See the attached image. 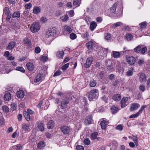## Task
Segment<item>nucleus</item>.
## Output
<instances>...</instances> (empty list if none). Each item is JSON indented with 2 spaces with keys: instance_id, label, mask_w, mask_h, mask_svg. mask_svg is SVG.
Returning <instances> with one entry per match:
<instances>
[{
  "instance_id": "4d7b16f0",
  "label": "nucleus",
  "mask_w": 150,
  "mask_h": 150,
  "mask_svg": "<svg viewBox=\"0 0 150 150\" xmlns=\"http://www.w3.org/2000/svg\"><path fill=\"white\" fill-rule=\"evenodd\" d=\"M139 89L142 92L144 91L145 89V86L143 85H141L139 87Z\"/></svg>"
},
{
  "instance_id": "423d86ee",
  "label": "nucleus",
  "mask_w": 150,
  "mask_h": 150,
  "mask_svg": "<svg viewBox=\"0 0 150 150\" xmlns=\"http://www.w3.org/2000/svg\"><path fill=\"white\" fill-rule=\"evenodd\" d=\"M60 130L64 134H69L70 127L69 126L64 125L60 127Z\"/></svg>"
},
{
  "instance_id": "1a4fd4ad",
  "label": "nucleus",
  "mask_w": 150,
  "mask_h": 150,
  "mask_svg": "<svg viewBox=\"0 0 150 150\" xmlns=\"http://www.w3.org/2000/svg\"><path fill=\"white\" fill-rule=\"evenodd\" d=\"M139 105L138 103H133L131 105L130 110L131 111L137 110L139 107Z\"/></svg>"
},
{
  "instance_id": "0eeeda50",
  "label": "nucleus",
  "mask_w": 150,
  "mask_h": 150,
  "mask_svg": "<svg viewBox=\"0 0 150 150\" xmlns=\"http://www.w3.org/2000/svg\"><path fill=\"white\" fill-rule=\"evenodd\" d=\"M43 75L40 73L38 74L36 76L34 80L33 83L38 82L39 81H42V79L43 77Z\"/></svg>"
},
{
  "instance_id": "774afa93",
  "label": "nucleus",
  "mask_w": 150,
  "mask_h": 150,
  "mask_svg": "<svg viewBox=\"0 0 150 150\" xmlns=\"http://www.w3.org/2000/svg\"><path fill=\"white\" fill-rule=\"evenodd\" d=\"M77 150H83V147L82 146L78 145L76 147Z\"/></svg>"
},
{
  "instance_id": "0e129e2a",
  "label": "nucleus",
  "mask_w": 150,
  "mask_h": 150,
  "mask_svg": "<svg viewBox=\"0 0 150 150\" xmlns=\"http://www.w3.org/2000/svg\"><path fill=\"white\" fill-rule=\"evenodd\" d=\"M120 82L118 80H116L112 82V84L113 86H116L117 84H119Z\"/></svg>"
},
{
  "instance_id": "ddd939ff",
  "label": "nucleus",
  "mask_w": 150,
  "mask_h": 150,
  "mask_svg": "<svg viewBox=\"0 0 150 150\" xmlns=\"http://www.w3.org/2000/svg\"><path fill=\"white\" fill-rule=\"evenodd\" d=\"M16 43L14 41H11L8 44L7 47V49L11 50L13 49L16 45Z\"/></svg>"
},
{
  "instance_id": "e2e57ef3",
  "label": "nucleus",
  "mask_w": 150,
  "mask_h": 150,
  "mask_svg": "<svg viewBox=\"0 0 150 150\" xmlns=\"http://www.w3.org/2000/svg\"><path fill=\"white\" fill-rule=\"evenodd\" d=\"M32 4L30 3L28 4H25V7L27 9H30L32 7Z\"/></svg>"
},
{
  "instance_id": "603ef678",
  "label": "nucleus",
  "mask_w": 150,
  "mask_h": 150,
  "mask_svg": "<svg viewBox=\"0 0 150 150\" xmlns=\"http://www.w3.org/2000/svg\"><path fill=\"white\" fill-rule=\"evenodd\" d=\"M89 36L88 33L86 32V33L82 34L81 37L83 39L87 38Z\"/></svg>"
},
{
  "instance_id": "13d9d810",
  "label": "nucleus",
  "mask_w": 150,
  "mask_h": 150,
  "mask_svg": "<svg viewBox=\"0 0 150 150\" xmlns=\"http://www.w3.org/2000/svg\"><path fill=\"white\" fill-rule=\"evenodd\" d=\"M116 129L120 131H122L123 129V126L121 125H118L116 126Z\"/></svg>"
},
{
  "instance_id": "5701e85b",
  "label": "nucleus",
  "mask_w": 150,
  "mask_h": 150,
  "mask_svg": "<svg viewBox=\"0 0 150 150\" xmlns=\"http://www.w3.org/2000/svg\"><path fill=\"white\" fill-rule=\"evenodd\" d=\"M54 122L53 120H50L47 124V128L49 129H52L54 126Z\"/></svg>"
},
{
  "instance_id": "b1692460",
  "label": "nucleus",
  "mask_w": 150,
  "mask_h": 150,
  "mask_svg": "<svg viewBox=\"0 0 150 150\" xmlns=\"http://www.w3.org/2000/svg\"><path fill=\"white\" fill-rule=\"evenodd\" d=\"M45 146V143L43 141H41L38 144L37 147L39 149H41L43 148Z\"/></svg>"
},
{
  "instance_id": "69168bd1",
  "label": "nucleus",
  "mask_w": 150,
  "mask_h": 150,
  "mask_svg": "<svg viewBox=\"0 0 150 150\" xmlns=\"http://www.w3.org/2000/svg\"><path fill=\"white\" fill-rule=\"evenodd\" d=\"M107 69L109 71H111L113 68V65L112 63H110V65L107 66Z\"/></svg>"
},
{
  "instance_id": "aec40b11",
  "label": "nucleus",
  "mask_w": 150,
  "mask_h": 150,
  "mask_svg": "<svg viewBox=\"0 0 150 150\" xmlns=\"http://www.w3.org/2000/svg\"><path fill=\"white\" fill-rule=\"evenodd\" d=\"M97 25V24L95 21L92 22L90 25V28L91 30H93L96 27Z\"/></svg>"
},
{
  "instance_id": "58836bf2",
  "label": "nucleus",
  "mask_w": 150,
  "mask_h": 150,
  "mask_svg": "<svg viewBox=\"0 0 150 150\" xmlns=\"http://www.w3.org/2000/svg\"><path fill=\"white\" fill-rule=\"evenodd\" d=\"M133 69L131 68V70L128 71L126 72V75L127 76H131L133 74Z\"/></svg>"
},
{
  "instance_id": "7ed1b4c3",
  "label": "nucleus",
  "mask_w": 150,
  "mask_h": 150,
  "mask_svg": "<svg viewBox=\"0 0 150 150\" xmlns=\"http://www.w3.org/2000/svg\"><path fill=\"white\" fill-rule=\"evenodd\" d=\"M56 32V30L55 29V28H49L46 32L45 36L47 38H49L50 36H54L55 35Z\"/></svg>"
},
{
  "instance_id": "c85d7f7f",
  "label": "nucleus",
  "mask_w": 150,
  "mask_h": 150,
  "mask_svg": "<svg viewBox=\"0 0 150 150\" xmlns=\"http://www.w3.org/2000/svg\"><path fill=\"white\" fill-rule=\"evenodd\" d=\"M40 8L38 6L35 7L33 10V12L35 14H38L40 12Z\"/></svg>"
},
{
  "instance_id": "09e8293b",
  "label": "nucleus",
  "mask_w": 150,
  "mask_h": 150,
  "mask_svg": "<svg viewBox=\"0 0 150 150\" xmlns=\"http://www.w3.org/2000/svg\"><path fill=\"white\" fill-rule=\"evenodd\" d=\"M2 109L5 112H8L9 111L8 108L6 106L4 105L2 107Z\"/></svg>"
},
{
  "instance_id": "a211bd4d",
  "label": "nucleus",
  "mask_w": 150,
  "mask_h": 150,
  "mask_svg": "<svg viewBox=\"0 0 150 150\" xmlns=\"http://www.w3.org/2000/svg\"><path fill=\"white\" fill-rule=\"evenodd\" d=\"M117 4V3H115L113 4V6L110 8V11L111 13H115V12Z\"/></svg>"
},
{
  "instance_id": "ea45409f",
  "label": "nucleus",
  "mask_w": 150,
  "mask_h": 150,
  "mask_svg": "<svg viewBox=\"0 0 150 150\" xmlns=\"http://www.w3.org/2000/svg\"><path fill=\"white\" fill-rule=\"evenodd\" d=\"M141 49H142L141 46L139 45L134 49V51L135 52L138 53L141 51Z\"/></svg>"
},
{
  "instance_id": "6ab92c4d",
  "label": "nucleus",
  "mask_w": 150,
  "mask_h": 150,
  "mask_svg": "<svg viewBox=\"0 0 150 150\" xmlns=\"http://www.w3.org/2000/svg\"><path fill=\"white\" fill-rule=\"evenodd\" d=\"M104 119H106L104 118L103 120L101 121L100 123L101 128L102 129H105L106 128V125H107V122Z\"/></svg>"
},
{
  "instance_id": "a19ab883",
  "label": "nucleus",
  "mask_w": 150,
  "mask_h": 150,
  "mask_svg": "<svg viewBox=\"0 0 150 150\" xmlns=\"http://www.w3.org/2000/svg\"><path fill=\"white\" fill-rule=\"evenodd\" d=\"M146 76L145 74H142L140 76V80L141 81H143L145 80Z\"/></svg>"
},
{
  "instance_id": "39448f33",
  "label": "nucleus",
  "mask_w": 150,
  "mask_h": 150,
  "mask_svg": "<svg viewBox=\"0 0 150 150\" xmlns=\"http://www.w3.org/2000/svg\"><path fill=\"white\" fill-rule=\"evenodd\" d=\"M93 58L92 57H89L86 59V62L84 64V66L86 68L89 67L92 63Z\"/></svg>"
},
{
  "instance_id": "20e7f679",
  "label": "nucleus",
  "mask_w": 150,
  "mask_h": 150,
  "mask_svg": "<svg viewBox=\"0 0 150 150\" xmlns=\"http://www.w3.org/2000/svg\"><path fill=\"white\" fill-rule=\"evenodd\" d=\"M71 100L70 98L65 97L62 100L61 103V107L62 109H64L66 107L67 104Z\"/></svg>"
},
{
  "instance_id": "680f3d73",
  "label": "nucleus",
  "mask_w": 150,
  "mask_h": 150,
  "mask_svg": "<svg viewBox=\"0 0 150 150\" xmlns=\"http://www.w3.org/2000/svg\"><path fill=\"white\" fill-rule=\"evenodd\" d=\"M84 143L85 144L88 145L90 144V141L89 139H86L84 140Z\"/></svg>"
},
{
  "instance_id": "3c124183",
  "label": "nucleus",
  "mask_w": 150,
  "mask_h": 150,
  "mask_svg": "<svg viewBox=\"0 0 150 150\" xmlns=\"http://www.w3.org/2000/svg\"><path fill=\"white\" fill-rule=\"evenodd\" d=\"M140 52L142 54H144L145 52H146L147 48L146 47H144L142 48L141 47Z\"/></svg>"
},
{
  "instance_id": "dca6fc26",
  "label": "nucleus",
  "mask_w": 150,
  "mask_h": 150,
  "mask_svg": "<svg viewBox=\"0 0 150 150\" xmlns=\"http://www.w3.org/2000/svg\"><path fill=\"white\" fill-rule=\"evenodd\" d=\"M17 96L21 98H23L24 96V93L22 90L18 91L16 93Z\"/></svg>"
},
{
  "instance_id": "8fccbe9b",
  "label": "nucleus",
  "mask_w": 150,
  "mask_h": 150,
  "mask_svg": "<svg viewBox=\"0 0 150 150\" xmlns=\"http://www.w3.org/2000/svg\"><path fill=\"white\" fill-rule=\"evenodd\" d=\"M77 37L76 35L74 33H72L70 35V38L72 40L75 39Z\"/></svg>"
},
{
  "instance_id": "49530a36",
  "label": "nucleus",
  "mask_w": 150,
  "mask_h": 150,
  "mask_svg": "<svg viewBox=\"0 0 150 150\" xmlns=\"http://www.w3.org/2000/svg\"><path fill=\"white\" fill-rule=\"evenodd\" d=\"M16 70L17 71H20L22 72H24L25 70L24 68L22 67H18L16 68Z\"/></svg>"
},
{
  "instance_id": "393cba45",
  "label": "nucleus",
  "mask_w": 150,
  "mask_h": 150,
  "mask_svg": "<svg viewBox=\"0 0 150 150\" xmlns=\"http://www.w3.org/2000/svg\"><path fill=\"white\" fill-rule=\"evenodd\" d=\"M24 44L26 46L28 47H30L31 46V42L29 39L28 38L25 39L24 40Z\"/></svg>"
},
{
  "instance_id": "e433bc0d",
  "label": "nucleus",
  "mask_w": 150,
  "mask_h": 150,
  "mask_svg": "<svg viewBox=\"0 0 150 150\" xmlns=\"http://www.w3.org/2000/svg\"><path fill=\"white\" fill-rule=\"evenodd\" d=\"M140 114L139 112H138L135 114H132L129 117L130 118H136Z\"/></svg>"
},
{
  "instance_id": "f8f14e48",
  "label": "nucleus",
  "mask_w": 150,
  "mask_h": 150,
  "mask_svg": "<svg viewBox=\"0 0 150 150\" xmlns=\"http://www.w3.org/2000/svg\"><path fill=\"white\" fill-rule=\"evenodd\" d=\"M28 70L30 71H32L34 69V64L31 62H28L26 64Z\"/></svg>"
},
{
  "instance_id": "5fc2aeb1",
  "label": "nucleus",
  "mask_w": 150,
  "mask_h": 150,
  "mask_svg": "<svg viewBox=\"0 0 150 150\" xmlns=\"http://www.w3.org/2000/svg\"><path fill=\"white\" fill-rule=\"evenodd\" d=\"M5 124V122L4 118L3 117H0V126L4 125Z\"/></svg>"
},
{
  "instance_id": "c9c22d12",
  "label": "nucleus",
  "mask_w": 150,
  "mask_h": 150,
  "mask_svg": "<svg viewBox=\"0 0 150 150\" xmlns=\"http://www.w3.org/2000/svg\"><path fill=\"white\" fill-rule=\"evenodd\" d=\"M64 28L65 31L68 32L69 33H71L72 31L71 29L69 26L65 25L64 26Z\"/></svg>"
},
{
  "instance_id": "f3484780",
  "label": "nucleus",
  "mask_w": 150,
  "mask_h": 150,
  "mask_svg": "<svg viewBox=\"0 0 150 150\" xmlns=\"http://www.w3.org/2000/svg\"><path fill=\"white\" fill-rule=\"evenodd\" d=\"M121 98V96L120 94H116L113 96L112 99L116 101H118L120 100Z\"/></svg>"
},
{
  "instance_id": "4be33fe9",
  "label": "nucleus",
  "mask_w": 150,
  "mask_h": 150,
  "mask_svg": "<svg viewBox=\"0 0 150 150\" xmlns=\"http://www.w3.org/2000/svg\"><path fill=\"white\" fill-rule=\"evenodd\" d=\"M93 43L92 41H89L86 43V47L89 50H91L93 47Z\"/></svg>"
},
{
  "instance_id": "a878e982",
  "label": "nucleus",
  "mask_w": 150,
  "mask_h": 150,
  "mask_svg": "<svg viewBox=\"0 0 150 150\" xmlns=\"http://www.w3.org/2000/svg\"><path fill=\"white\" fill-rule=\"evenodd\" d=\"M96 84L97 82L94 79H92L91 80L89 85L91 87H93L96 86Z\"/></svg>"
},
{
  "instance_id": "37998d69",
  "label": "nucleus",
  "mask_w": 150,
  "mask_h": 150,
  "mask_svg": "<svg viewBox=\"0 0 150 150\" xmlns=\"http://www.w3.org/2000/svg\"><path fill=\"white\" fill-rule=\"evenodd\" d=\"M105 39L108 40H110L111 38V35L110 34L107 33L105 36Z\"/></svg>"
},
{
  "instance_id": "473e14b6",
  "label": "nucleus",
  "mask_w": 150,
  "mask_h": 150,
  "mask_svg": "<svg viewBox=\"0 0 150 150\" xmlns=\"http://www.w3.org/2000/svg\"><path fill=\"white\" fill-rule=\"evenodd\" d=\"M12 16L13 18H19L20 16V13L18 11L14 12L13 13Z\"/></svg>"
},
{
  "instance_id": "de8ad7c7",
  "label": "nucleus",
  "mask_w": 150,
  "mask_h": 150,
  "mask_svg": "<svg viewBox=\"0 0 150 150\" xmlns=\"http://www.w3.org/2000/svg\"><path fill=\"white\" fill-rule=\"evenodd\" d=\"M98 135V133L97 132H94L91 134V137L93 139H95L96 138Z\"/></svg>"
},
{
  "instance_id": "9d476101",
  "label": "nucleus",
  "mask_w": 150,
  "mask_h": 150,
  "mask_svg": "<svg viewBox=\"0 0 150 150\" xmlns=\"http://www.w3.org/2000/svg\"><path fill=\"white\" fill-rule=\"evenodd\" d=\"M128 98L126 97H124L121 100V107L122 108H124L127 106L126 102L128 100Z\"/></svg>"
},
{
  "instance_id": "2eb2a0df",
  "label": "nucleus",
  "mask_w": 150,
  "mask_h": 150,
  "mask_svg": "<svg viewBox=\"0 0 150 150\" xmlns=\"http://www.w3.org/2000/svg\"><path fill=\"white\" fill-rule=\"evenodd\" d=\"M111 55L115 58H118L120 57V52L117 51H113L111 53Z\"/></svg>"
},
{
  "instance_id": "2f4dec72",
  "label": "nucleus",
  "mask_w": 150,
  "mask_h": 150,
  "mask_svg": "<svg viewBox=\"0 0 150 150\" xmlns=\"http://www.w3.org/2000/svg\"><path fill=\"white\" fill-rule=\"evenodd\" d=\"M112 113L114 114L116 113L118 110V108L114 105L112 106L111 108Z\"/></svg>"
},
{
  "instance_id": "79ce46f5",
  "label": "nucleus",
  "mask_w": 150,
  "mask_h": 150,
  "mask_svg": "<svg viewBox=\"0 0 150 150\" xmlns=\"http://www.w3.org/2000/svg\"><path fill=\"white\" fill-rule=\"evenodd\" d=\"M122 22H118L117 23H116L114 24H113L112 25V27L115 28H116L117 27L119 26L122 25Z\"/></svg>"
},
{
  "instance_id": "f03ea898",
  "label": "nucleus",
  "mask_w": 150,
  "mask_h": 150,
  "mask_svg": "<svg viewBox=\"0 0 150 150\" xmlns=\"http://www.w3.org/2000/svg\"><path fill=\"white\" fill-rule=\"evenodd\" d=\"M40 27L39 23L35 22L31 25L30 27V29L31 32L35 33L39 30Z\"/></svg>"
},
{
  "instance_id": "f704fd0d",
  "label": "nucleus",
  "mask_w": 150,
  "mask_h": 150,
  "mask_svg": "<svg viewBox=\"0 0 150 150\" xmlns=\"http://www.w3.org/2000/svg\"><path fill=\"white\" fill-rule=\"evenodd\" d=\"M24 116L26 120L29 121L30 120V116L29 114L27 112L25 111L24 112Z\"/></svg>"
},
{
  "instance_id": "6e6552de",
  "label": "nucleus",
  "mask_w": 150,
  "mask_h": 150,
  "mask_svg": "<svg viewBox=\"0 0 150 150\" xmlns=\"http://www.w3.org/2000/svg\"><path fill=\"white\" fill-rule=\"evenodd\" d=\"M126 60L130 65L133 64L135 62V58L133 57H128L127 58Z\"/></svg>"
},
{
  "instance_id": "7c9ffc66",
  "label": "nucleus",
  "mask_w": 150,
  "mask_h": 150,
  "mask_svg": "<svg viewBox=\"0 0 150 150\" xmlns=\"http://www.w3.org/2000/svg\"><path fill=\"white\" fill-rule=\"evenodd\" d=\"M64 55V52L63 51H59L56 53V56L58 58H63V56Z\"/></svg>"
},
{
  "instance_id": "f257e3e1",
  "label": "nucleus",
  "mask_w": 150,
  "mask_h": 150,
  "mask_svg": "<svg viewBox=\"0 0 150 150\" xmlns=\"http://www.w3.org/2000/svg\"><path fill=\"white\" fill-rule=\"evenodd\" d=\"M98 89H94L91 90L88 93V98L91 101L94 99H96L98 96Z\"/></svg>"
},
{
  "instance_id": "9b49d317",
  "label": "nucleus",
  "mask_w": 150,
  "mask_h": 150,
  "mask_svg": "<svg viewBox=\"0 0 150 150\" xmlns=\"http://www.w3.org/2000/svg\"><path fill=\"white\" fill-rule=\"evenodd\" d=\"M22 129L25 132L30 131L29 125L26 124H23L22 125Z\"/></svg>"
},
{
  "instance_id": "72a5a7b5",
  "label": "nucleus",
  "mask_w": 150,
  "mask_h": 150,
  "mask_svg": "<svg viewBox=\"0 0 150 150\" xmlns=\"http://www.w3.org/2000/svg\"><path fill=\"white\" fill-rule=\"evenodd\" d=\"M60 18L62 21L64 22L67 21L69 20V17L67 14L61 17Z\"/></svg>"
},
{
  "instance_id": "c03bdc74",
  "label": "nucleus",
  "mask_w": 150,
  "mask_h": 150,
  "mask_svg": "<svg viewBox=\"0 0 150 150\" xmlns=\"http://www.w3.org/2000/svg\"><path fill=\"white\" fill-rule=\"evenodd\" d=\"M48 57L45 56H42L40 58V61L43 62H45L47 61Z\"/></svg>"
},
{
  "instance_id": "864d4df0",
  "label": "nucleus",
  "mask_w": 150,
  "mask_h": 150,
  "mask_svg": "<svg viewBox=\"0 0 150 150\" xmlns=\"http://www.w3.org/2000/svg\"><path fill=\"white\" fill-rule=\"evenodd\" d=\"M62 72L59 70L57 71L54 74L53 76L55 77L59 76L62 74Z\"/></svg>"
},
{
  "instance_id": "c756f323",
  "label": "nucleus",
  "mask_w": 150,
  "mask_h": 150,
  "mask_svg": "<svg viewBox=\"0 0 150 150\" xmlns=\"http://www.w3.org/2000/svg\"><path fill=\"white\" fill-rule=\"evenodd\" d=\"M23 145L21 144H18L13 146L14 150H21L22 149Z\"/></svg>"
},
{
  "instance_id": "412c9836",
  "label": "nucleus",
  "mask_w": 150,
  "mask_h": 150,
  "mask_svg": "<svg viewBox=\"0 0 150 150\" xmlns=\"http://www.w3.org/2000/svg\"><path fill=\"white\" fill-rule=\"evenodd\" d=\"M11 99V94L10 93H7L4 96V99L5 100L8 101Z\"/></svg>"
},
{
  "instance_id": "cd10ccee",
  "label": "nucleus",
  "mask_w": 150,
  "mask_h": 150,
  "mask_svg": "<svg viewBox=\"0 0 150 150\" xmlns=\"http://www.w3.org/2000/svg\"><path fill=\"white\" fill-rule=\"evenodd\" d=\"M125 39L128 41H130L132 40L133 38V35L130 33H127L125 35Z\"/></svg>"
},
{
  "instance_id": "4c0bfd02",
  "label": "nucleus",
  "mask_w": 150,
  "mask_h": 150,
  "mask_svg": "<svg viewBox=\"0 0 150 150\" xmlns=\"http://www.w3.org/2000/svg\"><path fill=\"white\" fill-rule=\"evenodd\" d=\"M11 109L13 111L15 110L17 108V105L15 103H13L11 104Z\"/></svg>"
},
{
  "instance_id": "bf43d9fd",
  "label": "nucleus",
  "mask_w": 150,
  "mask_h": 150,
  "mask_svg": "<svg viewBox=\"0 0 150 150\" xmlns=\"http://www.w3.org/2000/svg\"><path fill=\"white\" fill-rule=\"evenodd\" d=\"M69 65V63H67L64 65L62 67V69L64 70H65L68 67Z\"/></svg>"
},
{
  "instance_id": "6e6d98bb",
  "label": "nucleus",
  "mask_w": 150,
  "mask_h": 150,
  "mask_svg": "<svg viewBox=\"0 0 150 150\" xmlns=\"http://www.w3.org/2000/svg\"><path fill=\"white\" fill-rule=\"evenodd\" d=\"M4 12L5 13L6 15L10 14V11L9 8L7 7H5L4 8Z\"/></svg>"
},
{
  "instance_id": "a18cd8bd",
  "label": "nucleus",
  "mask_w": 150,
  "mask_h": 150,
  "mask_svg": "<svg viewBox=\"0 0 150 150\" xmlns=\"http://www.w3.org/2000/svg\"><path fill=\"white\" fill-rule=\"evenodd\" d=\"M141 28H145L146 26V22H143L139 24Z\"/></svg>"
},
{
  "instance_id": "052dcab7",
  "label": "nucleus",
  "mask_w": 150,
  "mask_h": 150,
  "mask_svg": "<svg viewBox=\"0 0 150 150\" xmlns=\"http://www.w3.org/2000/svg\"><path fill=\"white\" fill-rule=\"evenodd\" d=\"M41 51V49L39 47H37L35 49V52L37 54L39 53Z\"/></svg>"
},
{
  "instance_id": "4468645a",
  "label": "nucleus",
  "mask_w": 150,
  "mask_h": 150,
  "mask_svg": "<svg viewBox=\"0 0 150 150\" xmlns=\"http://www.w3.org/2000/svg\"><path fill=\"white\" fill-rule=\"evenodd\" d=\"M37 127L41 131H43L44 129V124L41 121H39L37 123Z\"/></svg>"
},
{
  "instance_id": "338daca9",
  "label": "nucleus",
  "mask_w": 150,
  "mask_h": 150,
  "mask_svg": "<svg viewBox=\"0 0 150 150\" xmlns=\"http://www.w3.org/2000/svg\"><path fill=\"white\" fill-rule=\"evenodd\" d=\"M71 58L70 57H68L66 58L63 62V63H65L68 62L70 59H71Z\"/></svg>"
},
{
  "instance_id": "bb28decb",
  "label": "nucleus",
  "mask_w": 150,
  "mask_h": 150,
  "mask_svg": "<svg viewBox=\"0 0 150 150\" xmlns=\"http://www.w3.org/2000/svg\"><path fill=\"white\" fill-rule=\"evenodd\" d=\"M92 117L91 116H88L86 117L85 122L88 125L91 124L92 121Z\"/></svg>"
}]
</instances>
